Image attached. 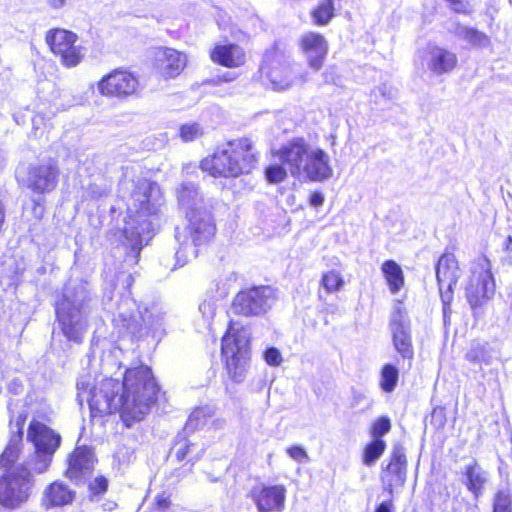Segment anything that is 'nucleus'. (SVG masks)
<instances>
[{"instance_id": "1", "label": "nucleus", "mask_w": 512, "mask_h": 512, "mask_svg": "<svg viewBox=\"0 0 512 512\" xmlns=\"http://www.w3.org/2000/svg\"><path fill=\"white\" fill-rule=\"evenodd\" d=\"M77 397L86 401L93 417L119 411L127 427L141 421L155 404L159 391L148 366L127 369L122 382L118 379L97 376L92 383L83 376L77 383Z\"/></svg>"}, {"instance_id": "2", "label": "nucleus", "mask_w": 512, "mask_h": 512, "mask_svg": "<svg viewBox=\"0 0 512 512\" xmlns=\"http://www.w3.org/2000/svg\"><path fill=\"white\" fill-rule=\"evenodd\" d=\"M120 189L126 199L127 215L117 237L131 248L136 263L141 249L153 236V218L163 205L164 198L159 185L146 178L125 177Z\"/></svg>"}, {"instance_id": "3", "label": "nucleus", "mask_w": 512, "mask_h": 512, "mask_svg": "<svg viewBox=\"0 0 512 512\" xmlns=\"http://www.w3.org/2000/svg\"><path fill=\"white\" fill-rule=\"evenodd\" d=\"M11 414L10 430L12 437L0 456V505L14 509L27 501L33 481L32 475L23 465H12L18 457L19 444L22 438L23 424L27 414L16 411L17 404L9 403Z\"/></svg>"}, {"instance_id": "4", "label": "nucleus", "mask_w": 512, "mask_h": 512, "mask_svg": "<svg viewBox=\"0 0 512 512\" xmlns=\"http://www.w3.org/2000/svg\"><path fill=\"white\" fill-rule=\"evenodd\" d=\"M178 201L186 213L187 237L180 241V247L175 257L179 266L185 265L190 259L198 254V248L207 245L215 235L216 227L210 211V207L204 198L198 193L193 184H183L178 190Z\"/></svg>"}, {"instance_id": "5", "label": "nucleus", "mask_w": 512, "mask_h": 512, "mask_svg": "<svg viewBox=\"0 0 512 512\" xmlns=\"http://www.w3.org/2000/svg\"><path fill=\"white\" fill-rule=\"evenodd\" d=\"M272 154L286 165L291 176L302 181L324 182L333 176L329 155L303 137L283 144Z\"/></svg>"}, {"instance_id": "6", "label": "nucleus", "mask_w": 512, "mask_h": 512, "mask_svg": "<svg viewBox=\"0 0 512 512\" xmlns=\"http://www.w3.org/2000/svg\"><path fill=\"white\" fill-rule=\"evenodd\" d=\"M253 143L248 138L228 142L200 163L202 171L213 177H238L249 173L256 164Z\"/></svg>"}, {"instance_id": "7", "label": "nucleus", "mask_w": 512, "mask_h": 512, "mask_svg": "<svg viewBox=\"0 0 512 512\" xmlns=\"http://www.w3.org/2000/svg\"><path fill=\"white\" fill-rule=\"evenodd\" d=\"M89 291L85 283L69 284L56 304L57 320L65 337L81 342L88 328Z\"/></svg>"}, {"instance_id": "8", "label": "nucleus", "mask_w": 512, "mask_h": 512, "mask_svg": "<svg viewBox=\"0 0 512 512\" xmlns=\"http://www.w3.org/2000/svg\"><path fill=\"white\" fill-rule=\"evenodd\" d=\"M221 356L229 377L242 382L250 367V331L246 326L229 323L221 340Z\"/></svg>"}, {"instance_id": "9", "label": "nucleus", "mask_w": 512, "mask_h": 512, "mask_svg": "<svg viewBox=\"0 0 512 512\" xmlns=\"http://www.w3.org/2000/svg\"><path fill=\"white\" fill-rule=\"evenodd\" d=\"M163 312L158 305L144 307L141 310L137 302L124 297L112 311V322L120 330L137 334L142 329L157 331L162 326Z\"/></svg>"}, {"instance_id": "10", "label": "nucleus", "mask_w": 512, "mask_h": 512, "mask_svg": "<svg viewBox=\"0 0 512 512\" xmlns=\"http://www.w3.org/2000/svg\"><path fill=\"white\" fill-rule=\"evenodd\" d=\"M465 291L467 300L473 309L493 296L495 282L491 273L490 261L486 257L480 256L471 262Z\"/></svg>"}, {"instance_id": "11", "label": "nucleus", "mask_w": 512, "mask_h": 512, "mask_svg": "<svg viewBox=\"0 0 512 512\" xmlns=\"http://www.w3.org/2000/svg\"><path fill=\"white\" fill-rule=\"evenodd\" d=\"M27 438L33 443L37 460L34 470L45 472L50 466L52 456L60 446L61 437L54 430L39 421H32L29 425Z\"/></svg>"}, {"instance_id": "12", "label": "nucleus", "mask_w": 512, "mask_h": 512, "mask_svg": "<svg viewBox=\"0 0 512 512\" xmlns=\"http://www.w3.org/2000/svg\"><path fill=\"white\" fill-rule=\"evenodd\" d=\"M18 179L35 194L52 192L59 181V169L52 160L30 164L25 170H18Z\"/></svg>"}, {"instance_id": "13", "label": "nucleus", "mask_w": 512, "mask_h": 512, "mask_svg": "<svg viewBox=\"0 0 512 512\" xmlns=\"http://www.w3.org/2000/svg\"><path fill=\"white\" fill-rule=\"evenodd\" d=\"M275 300L276 294L272 287H254L235 296L232 311L243 316L260 315L270 309Z\"/></svg>"}, {"instance_id": "14", "label": "nucleus", "mask_w": 512, "mask_h": 512, "mask_svg": "<svg viewBox=\"0 0 512 512\" xmlns=\"http://www.w3.org/2000/svg\"><path fill=\"white\" fill-rule=\"evenodd\" d=\"M423 67L433 76L440 77L451 73L458 65L455 52L445 46L429 43L418 52Z\"/></svg>"}, {"instance_id": "15", "label": "nucleus", "mask_w": 512, "mask_h": 512, "mask_svg": "<svg viewBox=\"0 0 512 512\" xmlns=\"http://www.w3.org/2000/svg\"><path fill=\"white\" fill-rule=\"evenodd\" d=\"M460 276V268L454 254H443L436 265V278L444 308L452 301L453 286Z\"/></svg>"}, {"instance_id": "16", "label": "nucleus", "mask_w": 512, "mask_h": 512, "mask_svg": "<svg viewBox=\"0 0 512 512\" xmlns=\"http://www.w3.org/2000/svg\"><path fill=\"white\" fill-rule=\"evenodd\" d=\"M46 43L67 67L76 66L83 56L76 34H46Z\"/></svg>"}, {"instance_id": "17", "label": "nucleus", "mask_w": 512, "mask_h": 512, "mask_svg": "<svg viewBox=\"0 0 512 512\" xmlns=\"http://www.w3.org/2000/svg\"><path fill=\"white\" fill-rule=\"evenodd\" d=\"M138 80L127 71L116 70L103 77L98 83V89L104 96H128L136 92Z\"/></svg>"}, {"instance_id": "18", "label": "nucleus", "mask_w": 512, "mask_h": 512, "mask_svg": "<svg viewBox=\"0 0 512 512\" xmlns=\"http://www.w3.org/2000/svg\"><path fill=\"white\" fill-rule=\"evenodd\" d=\"M258 512H280L285 506L286 488L283 485H259L251 492Z\"/></svg>"}, {"instance_id": "19", "label": "nucleus", "mask_w": 512, "mask_h": 512, "mask_svg": "<svg viewBox=\"0 0 512 512\" xmlns=\"http://www.w3.org/2000/svg\"><path fill=\"white\" fill-rule=\"evenodd\" d=\"M186 62V55L172 48H158L155 52V66L165 79L180 75Z\"/></svg>"}, {"instance_id": "20", "label": "nucleus", "mask_w": 512, "mask_h": 512, "mask_svg": "<svg viewBox=\"0 0 512 512\" xmlns=\"http://www.w3.org/2000/svg\"><path fill=\"white\" fill-rule=\"evenodd\" d=\"M95 458L91 449L77 447L69 458L66 476L76 482L88 477L94 468Z\"/></svg>"}, {"instance_id": "21", "label": "nucleus", "mask_w": 512, "mask_h": 512, "mask_svg": "<svg viewBox=\"0 0 512 512\" xmlns=\"http://www.w3.org/2000/svg\"><path fill=\"white\" fill-rule=\"evenodd\" d=\"M301 47L308 59L309 66L319 70L328 51V45L323 36L320 34H306L301 41Z\"/></svg>"}, {"instance_id": "22", "label": "nucleus", "mask_w": 512, "mask_h": 512, "mask_svg": "<svg viewBox=\"0 0 512 512\" xmlns=\"http://www.w3.org/2000/svg\"><path fill=\"white\" fill-rule=\"evenodd\" d=\"M210 58L214 63L228 68L239 67L246 60L245 52L236 44L216 45L210 52Z\"/></svg>"}, {"instance_id": "23", "label": "nucleus", "mask_w": 512, "mask_h": 512, "mask_svg": "<svg viewBox=\"0 0 512 512\" xmlns=\"http://www.w3.org/2000/svg\"><path fill=\"white\" fill-rule=\"evenodd\" d=\"M382 479L385 483V488L390 494L393 493L395 488L404 484L406 479V458L403 453L399 451L393 453Z\"/></svg>"}, {"instance_id": "24", "label": "nucleus", "mask_w": 512, "mask_h": 512, "mask_svg": "<svg viewBox=\"0 0 512 512\" xmlns=\"http://www.w3.org/2000/svg\"><path fill=\"white\" fill-rule=\"evenodd\" d=\"M393 344L397 352L406 359H412L414 355L411 335L408 325L401 319H393L391 322Z\"/></svg>"}, {"instance_id": "25", "label": "nucleus", "mask_w": 512, "mask_h": 512, "mask_svg": "<svg viewBox=\"0 0 512 512\" xmlns=\"http://www.w3.org/2000/svg\"><path fill=\"white\" fill-rule=\"evenodd\" d=\"M463 475L467 489L478 498L482 494L485 485L489 482V473L476 461H472L464 466Z\"/></svg>"}, {"instance_id": "26", "label": "nucleus", "mask_w": 512, "mask_h": 512, "mask_svg": "<svg viewBox=\"0 0 512 512\" xmlns=\"http://www.w3.org/2000/svg\"><path fill=\"white\" fill-rule=\"evenodd\" d=\"M75 497V492L63 482L55 481L44 491L43 502L46 507H60L70 504Z\"/></svg>"}, {"instance_id": "27", "label": "nucleus", "mask_w": 512, "mask_h": 512, "mask_svg": "<svg viewBox=\"0 0 512 512\" xmlns=\"http://www.w3.org/2000/svg\"><path fill=\"white\" fill-rule=\"evenodd\" d=\"M381 271L392 294L398 293L404 286V274L400 265L393 260L385 261Z\"/></svg>"}, {"instance_id": "28", "label": "nucleus", "mask_w": 512, "mask_h": 512, "mask_svg": "<svg viewBox=\"0 0 512 512\" xmlns=\"http://www.w3.org/2000/svg\"><path fill=\"white\" fill-rule=\"evenodd\" d=\"M321 287L329 294L340 292L345 286L341 270L333 268L324 271L320 280Z\"/></svg>"}, {"instance_id": "29", "label": "nucleus", "mask_w": 512, "mask_h": 512, "mask_svg": "<svg viewBox=\"0 0 512 512\" xmlns=\"http://www.w3.org/2000/svg\"><path fill=\"white\" fill-rule=\"evenodd\" d=\"M399 380V370L392 364H385L380 373V387L384 392L394 391Z\"/></svg>"}, {"instance_id": "30", "label": "nucleus", "mask_w": 512, "mask_h": 512, "mask_svg": "<svg viewBox=\"0 0 512 512\" xmlns=\"http://www.w3.org/2000/svg\"><path fill=\"white\" fill-rule=\"evenodd\" d=\"M315 24L323 26L329 23L334 16L333 0H322L318 6L311 12Z\"/></svg>"}, {"instance_id": "31", "label": "nucleus", "mask_w": 512, "mask_h": 512, "mask_svg": "<svg viewBox=\"0 0 512 512\" xmlns=\"http://www.w3.org/2000/svg\"><path fill=\"white\" fill-rule=\"evenodd\" d=\"M466 360L476 364H490L492 355L487 345L474 343L465 355Z\"/></svg>"}, {"instance_id": "32", "label": "nucleus", "mask_w": 512, "mask_h": 512, "mask_svg": "<svg viewBox=\"0 0 512 512\" xmlns=\"http://www.w3.org/2000/svg\"><path fill=\"white\" fill-rule=\"evenodd\" d=\"M386 443L382 439H374L366 445L363 452V463L366 466L373 465L384 453Z\"/></svg>"}, {"instance_id": "33", "label": "nucleus", "mask_w": 512, "mask_h": 512, "mask_svg": "<svg viewBox=\"0 0 512 512\" xmlns=\"http://www.w3.org/2000/svg\"><path fill=\"white\" fill-rule=\"evenodd\" d=\"M203 134V127L197 122H187L179 128V136L183 142L195 141Z\"/></svg>"}, {"instance_id": "34", "label": "nucleus", "mask_w": 512, "mask_h": 512, "mask_svg": "<svg viewBox=\"0 0 512 512\" xmlns=\"http://www.w3.org/2000/svg\"><path fill=\"white\" fill-rule=\"evenodd\" d=\"M285 165L273 164L265 169V177L269 183L277 184L283 182L287 177V170Z\"/></svg>"}, {"instance_id": "35", "label": "nucleus", "mask_w": 512, "mask_h": 512, "mask_svg": "<svg viewBox=\"0 0 512 512\" xmlns=\"http://www.w3.org/2000/svg\"><path fill=\"white\" fill-rule=\"evenodd\" d=\"M217 308V300L212 297L203 300V302L199 306V311L203 319L207 323L208 327H210L211 321L216 315Z\"/></svg>"}, {"instance_id": "36", "label": "nucleus", "mask_w": 512, "mask_h": 512, "mask_svg": "<svg viewBox=\"0 0 512 512\" xmlns=\"http://www.w3.org/2000/svg\"><path fill=\"white\" fill-rule=\"evenodd\" d=\"M493 512H512L511 497L508 492L499 491L493 500Z\"/></svg>"}, {"instance_id": "37", "label": "nucleus", "mask_w": 512, "mask_h": 512, "mask_svg": "<svg viewBox=\"0 0 512 512\" xmlns=\"http://www.w3.org/2000/svg\"><path fill=\"white\" fill-rule=\"evenodd\" d=\"M391 429L390 420L386 417L377 419L372 426V436L374 439H380L387 434Z\"/></svg>"}, {"instance_id": "38", "label": "nucleus", "mask_w": 512, "mask_h": 512, "mask_svg": "<svg viewBox=\"0 0 512 512\" xmlns=\"http://www.w3.org/2000/svg\"><path fill=\"white\" fill-rule=\"evenodd\" d=\"M372 97L374 98V101L377 102L379 99V96L383 98L393 99L396 95V90L387 84H382L376 87L372 91Z\"/></svg>"}, {"instance_id": "39", "label": "nucleus", "mask_w": 512, "mask_h": 512, "mask_svg": "<svg viewBox=\"0 0 512 512\" xmlns=\"http://www.w3.org/2000/svg\"><path fill=\"white\" fill-rule=\"evenodd\" d=\"M264 360L270 366H279L283 358L278 349L271 347L264 352Z\"/></svg>"}, {"instance_id": "40", "label": "nucleus", "mask_w": 512, "mask_h": 512, "mask_svg": "<svg viewBox=\"0 0 512 512\" xmlns=\"http://www.w3.org/2000/svg\"><path fill=\"white\" fill-rule=\"evenodd\" d=\"M287 454L295 461L297 462H303L308 460V454L306 450L298 445H294L291 447H288L286 449Z\"/></svg>"}, {"instance_id": "41", "label": "nucleus", "mask_w": 512, "mask_h": 512, "mask_svg": "<svg viewBox=\"0 0 512 512\" xmlns=\"http://www.w3.org/2000/svg\"><path fill=\"white\" fill-rule=\"evenodd\" d=\"M464 40L467 41L472 47H483L488 43L486 34H464Z\"/></svg>"}, {"instance_id": "42", "label": "nucleus", "mask_w": 512, "mask_h": 512, "mask_svg": "<svg viewBox=\"0 0 512 512\" xmlns=\"http://www.w3.org/2000/svg\"><path fill=\"white\" fill-rule=\"evenodd\" d=\"M90 490L93 494L99 495L104 493L108 487V481L106 478L100 476L94 479L89 485Z\"/></svg>"}, {"instance_id": "43", "label": "nucleus", "mask_w": 512, "mask_h": 512, "mask_svg": "<svg viewBox=\"0 0 512 512\" xmlns=\"http://www.w3.org/2000/svg\"><path fill=\"white\" fill-rule=\"evenodd\" d=\"M451 8L458 13H469L471 6L468 2L463 0H447Z\"/></svg>"}, {"instance_id": "44", "label": "nucleus", "mask_w": 512, "mask_h": 512, "mask_svg": "<svg viewBox=\"0 0 512 512\" xmlns=\"http://www.w3.org/2000/svg\"><path fill=\"white\" fill-rule=\"evenodd\" d=\"M155 505L160 512H164L170 506V499L164 493L159 494L155 498Z\"/></svg>"}, {"instance_id": "45", "label": "nucleus", "mask_w": 512, "mask_h": 512, "mask_svg": "<svg viewBox=\"0 0 512 512\" xmlns=\"http://www.w3.org/2000/svg\"><path fill=\"white\" fill-rule=\"evenodd\" d=\"M193 446L194 445H192V444L184 443L183 445L176 448V451H175L176 458L179 461L185 459Z\"/></svg>"}, {"instance_id": "46", "label": "nucleus", "mask_w": 512, "mask_h": 512, "mask_svg": "<svg viewBox=\"0 0 512 512\" xmlns=\"http://www.w3.org/2000/svg\"><path fill=\"white\" fill-rule=\"evenodd\" d=\"M309 202L313 207H320L324 203V196L320 192H313L310 195Z\"/></svg>"}, {"instance_id": "47", "label": "nucleus", "mask_w": 512, "mask_h": 512, "mask_svg": "<svg viewBox=\"0 0 512 512\" xmlns=\"http://www.w3.org/2000/svg\"><path fill=\"white\" fill-rule=\"evenodd\" d=\"M271 81L274 85V88L278 89V90H284V89L288 88L291 84V81H287V80L277 81L276 77L273 74L271 75Z\"/></svg>"}, {"instance_id": "48", "label": "nucleus", "mask_w": 512, "mask_h": 512, "mask_svg": "<svg viewBox=\"0 0 512 512\" xmlns=\"http://www.w3.org/2000/svg\"><path fill=\"white\" fill-rule=\"evenodd\" d=\"M33 213L36 219H41L44 215V205L40 202H35L33 206Z\"/></svg>"}, {"instance_id": "49", "label": "nucleus", "mask_w": 512, "mask_h": 512, "mask_svg": "<svg viewBox=\"0 0 512 512\" xmlns=\"http://www.w3.org/2000/svg\"><path fill=\"white\" fill-rule=\"evenodd\" d=\"M393 504L391 501H385L378 505L376 512H392Z\"/></svg>"}, {"instance_id": "50", "label": "nucleus", "mask_w": 512, "mask_h": 512, "mask_svg": "<svg viewBox=\"0 0 512 512\" xmlns=\"http://www.w3.org/2000/svg\"><path fill=\"white\" fill-rule=\"evenodd\" d=\"M43 121V118L41 116H35L33 118V128H34V135L35 137H41L42 136V132H39V127L38 125L41 124Z\"/></svg>"}, {"instance_id": "51", "label": "nucleus", "mask_w": 512, "mask_h": 512, "mask_svg": "<svg viewBox=\"0 0 512 512\" xmlns=\"http://www.w3.org/2000/svg\"><path fill=\"white\" fill-rule=\"evenodd\" d=\"M48 4L53 9H60L65 6L66 0H48Z\"/></svg>"}, {"instance_id": "52", "label": "nucleus", "mask_w": 512, "mask_h": 512, "mask_svg": "<svg viewBox=\"0 0 512 512\" xmlns=\"http://www.w3.org/2000/svg\"><path fill=\"white\" fill-rule=\"evenodd\" d=\"M235 77H236V76H235V74H233V73H226V74H224V75L221 77V79H222L223 81H225V82H228V81H232V80H234V79H235Z\"/></svg>"}, {"instance_id": "53", "label": "nucleus", "mask_w": 512, "mask_h": 512, "mask_svg": "<svg viewBox=\"0 0 512 512\" xmlns=\"http://www.w3.org/2000/svg\"><path fill=\"white\" fill-rule=\"evenodd\" d=\"M200 414V411H195L193 412V414L191 415V417L189 418V422L191 423L193 421V419H197L198 418V415Z\"/></svg>"}, {"instance_id": "54", "label": "nucleus", "mask_w": 512, "mask_h": 512, "mask_svg": "<svg viewBox=\"0 0 512 512\" xmlns=\"http://www.w3.org/2000/svg\"><path fill=\"white\" fill-rule=\"evenodd\" d=\"M49 32H63V33H66V32H69L68 30H65V29H52L50 30Z\"/></svg>"}]
</instances>
